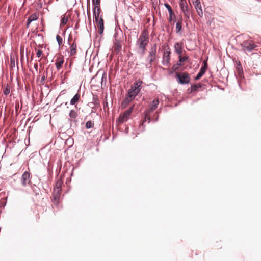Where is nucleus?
Listing matches in <instances>:
<instances>
[{
  "instance_id": "f257e3e1",
  "label": "nucleus",
  "mask_w": 261,
  "mask_h": 261,
  "mask_svg": "<svg viewBox=\"0 0 261 261\" xmlns=\"http://www.w3.org/2000/svg\"><path fill=\"white\" fill-rule=\"evenodd\" d=\"M159 103V101L158 99H155L152 101L151 104L150 105L148 109L146 110L144 112V119L142 122V123L140 124L139 128L140 131L144 130L145 128V125L144 123L146 121H148V123H150L151 121L150 114L152 113L153 111H154L158 107V106Z\"/></svg>"
},
{
  "instance_id": "f03ea898",
  "label": "nucleus",
  "mask_w": 261,
  "mask_h": 261,
  "mask_svg": "<svg viewBox=\"0 0 261 261\" xmlns=\"http://www.w3.org/2000/svg\"><path fill=\"white\" fill-rule=\"evenodd\" d=\"M148 42V37L145 35L144 32H143L137 41V44L139 49L138 52L142 56L145 53L146 47Z\"/></svg>"
},
{
  "instance_id": "7ed1b4c3",
  "label": "nucleus",
  "mask_w": 261,
  "mask_h": 261,
  "mask_svg": "<svg viewBox=\"0 0 261 261\" xmlns=\"http://www.w3.org/2000/svg\"><path fill=\"white\" fill-rule=\"evenodd\" d=\"M93 15L95 17V22L98 27H99V33L102 34L104 30L103 20L101 17H99L100 13V8L99 7L95 6L93 10Z\"/></svg>"
},
{
  "instance_id": "20e7f679",
  "label": "nucleus",
  "mask_w": 261,
  "mask_h": 261,
  "mask_svg": "<svg viewBox=\"0 0 261 261\" xmlns=\"http://www.w3.org/2000/svg\"><path fill=\"white\" fill-rule=\"evenodd\" d=\"M239 46L241 47V50L245 52H251L253 51L257 45L251 40H247L241 43Z\"/></svg>"
},
{
  "instance_id": "39448f33",
  "label": "nucleus",
  "mask_w": 261,
  "mask_h": 261,
  "mask_svg": "<svg viewBox=\"0 0 261 261\" xmlns=\"http://www.w3.org/2000/svg\"><path fill=\"white\" fill-rule=\"evenodd\" d=\"M176 77L178 83L180 84H187L190 82V77L187 72H177L176 73Z\"/></svg>"
},
{
  "instance_id": "423d86ee",
  "label": "nucleus",
  "mask_w": 261,
  "mask_h": 261,
  "mask_svg": "<svg viewBox=\"0 0 261 261\" xmlns=\"http://www.w3.org/2000/svg\"><path fill=\"white\" fill-rule=\"evenodd\" d=\"M135 109V105H132L128 110L125 111L123 113L120 114L119 117V122L123 123L126 121L129 118L130 114Z\"/></svg>"
},
{
  "instance_id": "0eeeda50",
  "label": "nucleus",
  "mask_w": 261,
  "mask_h": 261,
  "mask_svg": "<svg viewBox=\"0 0 261 261\" xmlns=\"http://www.w3.org/2000/svg\"><path fill=\"white\" fill-rule=\"evenodd\" d=\"M157 45L154 44L152 46L150 51H149L148 56L147 57V60L151 64L152 62H153L155 58L156 53Z\"/></svg>"
},
{
  "instance_id": "6e6552de",
  "label": "nucleus",
  "mask_w": 261,
  "mask_h": 261,
  "mask_svg": "<svg viewBox=\"0 0 261 261\" xmlns=\"http://www.w3.org/2000/svg\"><path fill=\"white\" fill-rule=\"evenodd\" d=\"M180 7L182 10L184 15L189 18L190 15V12L188 10V5L186 0H180Z\"/></svg>"
},
{
  "instance_id": "1a4fd4ad",
  "label": "nucleus",
  "mask_w": 261,
  "mask_h": 261,
  "mask_svg": "<svg viewBox=\"0 0 261 261\" xmlns=\"http://www.w3.org/2000/svg\"><path fill=\"white\" fill-rule=\"evenodd\" d=\"M61 194V190L54 189L53 196L54 198V203L57 205L59 202V199Z\"/></svg>"
},
{
  "instance_id": "9d476101",
  "label": "nucleus",
  "mask_w": 261,
  "mask_h": 261,
  "mask_svg": "<svg viewBox=\"0 0 261 261\" xmlns=\"http://www.w3.org/2000/svg\"><path fill=\"white\" fill-rule=\"evenodd\" d=\"M114 49L116 54H118L121 50L122 43L116 38V34L115 35V40L114 42Z\"/></svg>"
},
{
  "instance_id": "9b49d317",
  "label": "nucleus",
  "mask_w": 261,
  "mask_h": 261,
  "mask_svg": "<svg viewBox=\"0 0 261 261\" xmlns=\"http://www.w3.org/2000/svg\"><path fill=\"white\" fill-rule=\"evenodd\" d=\"M21 182L23 186H26L30 184V174L28 172L25 171L22 175L21 177Z\"/></svg>"
},
{
  "instance_id": "f8f14e48",
  "label": "nucleus",
  "mask_w": 261,
  "mask_h": 261,
  "mask_svg": "<svg viewBox=\"0 0 261 261\" xmlns=\"http://www.w3.org/2000/svg\"><path fill=\"white\" fill-rule=\"evenodd\" d=\"M170 51L164 52L162 60V64L163 65L168 66V65L169 64L170 60Z\"/></svg>"
},
{
  "instance_id": "ddd939ff",
  "label": "nucleus",
  "mask_w": 261,
  "mask_h": 261,
  "mask_svg": "<svg viewBox=\"0 0 261 261\" xmlns=\"http://www.w3.org/2000/svg\"><path fill=\"white\" fill-rule=\"evenodd\" d=\"M93 101L92 102L90 103L91 108L95 109L100 106L98 99L96 96H93Z\"/></svg>"
},
{
  "instance_id": "4468645a",
  "label": "nucleus",
  "mask_w": 261,
  "mask_h": 261,
  "mask_svg": "<svg viewBox=\"0 0 261 261\" xmlns=\"http://www.w3.org/2000/svg\"><path fill=\"white\" fill-rule=\"evenodd\" d=\"M139 92L140 91H138L137 90L134 89L133 88H130L128 90V92L127 95L130 98L134 99L135 97L137 96V95L139 93Z\"/></svg>"
},
{
  "instance_id": "2eb2a0df",
  "label": "nucleus",
  "mask_w": 261,
  "mask_h": 261,
  "mask_svg": "<svg viewBox=\"0 0 261 261\" xmlns=\"http://www.w3.org/2000/svg\"><path fill=\"white\" fill-rule=\"evenodd\" d=\"M142 84V81H138L136 82L133 86H131L130 88H133L134 89L140 91L141 89V85Z\"/></svg>"
},
{
  "instance_id": "dca6fc26",
  "label": "nucleus",
  "mask_w": 261,
  "mask_h": 261,
  "mask_svg": "<svg viewBox=\"0 0 261 261\" xmlns=\"http://www.w3.org/2000/svg\"><path fill=\"white\" fill-rule=\"evenodd\" d=\"M69 116L70 117L69 121L72 122L74 121L75 119L77 117V114L75 110H71L70 111Z\"/></svg>"
},
{
  "instance_id": "f3484780",
  "label": "nucleus",
  "mask_w": 261,
  "mask_h": 261,
  "mask_svg": "<svg viewBox=\"0 0 261 261\" xmlns=\"http://www.w3.org/2000/svg\"><path fill=\"white\" fill-rule=\"evenodd\" d=\"M76 53V44L75 43H73L69 47V54L70 56H73L75 55Z\"/></svg>"
},
{
  "instance_id": "a211bd4d",
  "label": "nucleus",
  "mask_w": 261,
  "mask_h": 261,
  "mask_svg": "<svg viewBox=\"0 0 261 261\" xmlns=\"http://www.w3.org/2000/svg\"><path fill=\"white\" fill-rule=\"evenodd\" d=\"M205 71H206L205 67H201L200 69L199 72L197 74V75L195 76V80H198L200 78H201L203 75V74L205 73Z\"/></svg>"
},
{
  "instance_id": "6ab92c4d",
  "label": "nucleus",
  "mask_w": 261,
  "mask_h": 261,
  "mask_svg": "<svg viewBox=\"0 0 261 261\" xmlns=\"http://www.w3.org/2000/svg\"><path fill=\"white\" fill-rule=\"evenodd\" d=\"M174 48L175 52L179 56L181 55L182 53V49L180 44L178 42L175 43L174 44Z\"/></svg>"
},
{
  "instance_id": "aec40b11",
  "label": "nucleus",
  "mask_w": 261,
  "mask_h": 261,
  "mask_svg": "<svg viewBox=\"0 0 261 261\" xmlns=\"http://www.w3.org/2000/svg\"><path fill=\"white\" fill-rule=\"evenodd\" d=\"M63 63H64V60L62 58H58L56 60L55 65H56V67L57 69L58 70H59L61 69Z\"/></svg>"
},
{
  "instance_id": "412c9836",
  "label": "nucleus",
  "mask_w": 261,
  "mask_h": 261,
  "mask_svg": "<svg viewBox=\"0 0 261 261\" xmlns=\"http://www.w3.org/2000/svg\"><path fill=\"white\" fill-rule=\"evenodd\" d=\"M201 87V84H193L191 86V90L190 92L193 93L194 92L196 91L199 88Z\"/></svg>"
},
{
  "instance_id": "4be33fe9",
  "label": "nucleus",
  "mask_w": 261,
  "mask_h": 261,
  "mask_svg": "<svg viewBox=\"0 0 261 261\" xmlns=\"http://www.w3.org/2000/svg\"><path fill=\"white\" fill-rule=\"evenodd\" d=\"M133 99L129 97L128 96H126L122 102V106L125 107Z\"/></svg>"
},
{
  "instance_id": "5701e85b",
  "label": "nucleus",
  "mask_w": 261,
  "mask_h": 261,
  "mask_svg": "<svg viewBox=\"0 0 261 261\" xmlns=\"http://www.w3.org/2000/svg\"><path fill=\"white\" fill-rule=\"evenodd\" d=\"M80 96L78 93H76L70 100V105H74L79 100Z\"/></svg>"
},
{
  "instance_id": "b1692460",
  "label": "nucleus",
  "mask_w": 261,
  "mask_h": 261,
  "mask_svg": "<svg viewBox=\"0 0 261 261\" xmlns=\"http://www.w3.org/2000/svg\"><path fill=\"white\" fill-rule=\"evenodd\" d=\"M63 184V181L61 179H58L55 185V186L54 187V189H58L61 190V187Z\"/></svg>"
},
{
  "instance_id": "393cba45",
  "label": "nucleus",
  "mask_w": 261,
  "mask_h": 261,
  "mask_svg": "<svg viewBox=\"0 0 261 261\" xmlns=\"http://www.w3.org/2000/svg\"><path fill=\"white\" fill-rule=\"evenodd\" d=\"M182 23L181 22L178 21L176 24V32L178 33L181 30Z\"/></svg>"
},
{
  "instance_id": "a878e982",
  "label": "nucleus",
  "mask_w": 261,
  "mask_h": 261,
  "mask_svg": "<svg viewBox=\"0 0 261 261\" xmlns=\"http://www.w3.org/2000/svg\"><path fill=\"white\" fill-rule=\"evenodd\" d=\"M68 21V17L65 15H64L61 20L60 26L62 25H65L67 23Z\"/></svg>"
},
{
  "instance_id": "bb28decb",
  "label": "nucleus",
  "mask_w": 261,
  "mask_h": 261,
  "mask_svg": "<svg viewBox=\"0 0 261 261\" xmlns=\"http://www.w3.org/2000/svg\"><path fill=\"white\" fill-rule=\"evenodd\" d=\"M189 58L188 56H184L181 57V55L179 56V60L177 62V63L181 64V62H184L186 61L187 60H188Z\"/></svg>"
},
{
  "instance_id": "cd10ccee",
  "label": "nucleus",
  "mask_w": 261,
  "mask_h": 261,
  "mask_svg": "<svg viewBox=\"0 0 261 261\" xmlns=\"http://www.w3.org/2000/svg\"><path fill=\"white\" fill-rule=\"evenodd\" d=\"M94 123L91 121H88L86 123L85 127L87 129L93 127Z\"/></svg>"
},
{
  "instance_id": "c85d7f7f",
  "label": "nucleus",
  "mask_w": 261,
  "mask_h": 261,
  "mask_svg": "<svg viewBox=\"0 0 261 261\" xmlns=\"http://www.w3.org/2000/svg\"><path fill=\"white\" fill-rule=\"evenodd\" d=\"M164 6L167 9L168 12L169 13V15H172L173 12V11L172 10L171 6L167 3H165L164 4Z\"/></svg>"
},
{
  "instance_id": "c756f323",
  "label": "nucleus",
  "mask_w": 261,
  "mask_h": 261,
  "mask_svg": "<svg viewBox=\"0 0 261 261\" xmlns=\"http://www.w3.org/2000/svg\"><path fill=\"white\" fill-rule=\"evenodd\" d=\"M15 66V58L14 56H10V66L11 68L14 67Z\"/></svg>"
},
{
  "instance_id": "7c9ffc66",
  "label": "nucleus",
  "mask_w": 261,
  "mask_h": 261,
  "mask_svg": "<svg viewBox=\"0 0 261 261\" xmlns=\"http://www.w3.org/2000/svg\"><path fill=\"white\" fill-rule=\"evenodd\" d=\"M180 66H181V64L177 63L173 66L172 69L173 71H176L179 69Z\"/></svg>"
},
{
  "instance_id": "2f4dec72",
  "label": "nucleus",
  "mask_w": 261,
  "mask_h": 261,
  "mask_svg": "<svg viewBox=\"0 0 261 261\" xmlns=\"http://www.w3.org/2000/svg\"><path fill=\"white\" fill-rule=\"evenodd\" d=\"M10 87L8 86V85L7 84L6 85V86L5 87V88H4V94L6 95H7L9 94L10 93Z\"/></svg>"
},
{
  "instance_id": "473e14b6",
  "label": "nucleus",
  "mask_w": 261,
  "mask_h": 261,
  "mask_svg": "<svg viewBox=\"0 0 261 261\" xmlns=\"http://www.w3.org/2000/svg\"><path fill=\"white\" fill-rule=\"evenodd\" d=\"M56 40H57V41L58 42L59 46H60L62 44L63 40H62V37L60 36L57 35L56 36Z\"/></svg>"
},
{
  "instance_id": "72a5a7b5",
  "label": "nucleus",
  "mask_w": 261,
  "mask_h": 261,
  "mask_svg": "<svg viewBox=\"0 0 261 261\" xmlns=\"http://www.w3.org/2000/svg\"><path fill=\"white\" fill-rule=\"evenodd\" d=\"M28 18L33 21L37 19L38 16L36 13H33Z\"/></svg>"
},
{
  "instance_id": "f704fd0d",
  "label": "nucleus",
  "mask_w": 261,
  "mask_h": 261,
  "mask_svg": "<svg viewBox=\"0 0 261 261\" xmlns=\"http://www.w3.org/2000/svg\"><path fill=\"white\" fill-rule=\"evenodd\" d=\"M240 65H238L239 66ZM238 74L240 77H241L243 75V69L241 66H238Z\"/></svg>"
},
{
  "instance_id": "c9c22d12",
  "label": "nucleus",
  "mask_w": 261,
  "mask_h": 261,
  "mask_svg": "<svg viewBox=\"0 0 261 261\" xmlns=\"http://www.w3.org/2000/svg\"><path fill=\"white\" fill-rule=\"evenodd\" d=\"M193 4L196 10L199 9V8H201L200 1H198L197 3H194Z\"/></svg>"
},
{
  "instance_id": "e433bc0d",
  "label": "nucleus",
  "mask_w": 261,
  "mask_h": 261,
  "mask_svg": "<svg viewBox=\"0 0 261 261\" xmlns=\"http://www.w3.org/2000/svg\"><path fill=\"white\" fill-rule=\"evenodd\" d=\"M93 5H94V7L95 6L98 7V5H100V0H92Z\"/></svg>"
},
{
  "instance_id": "4c0bfd02",
  "label": "nucleus",
  "mask_w": 261,
  "mask_h": 261,
  "mask_svg": "<svg viewBox=\"0 0 261 261\" xmlns=\"http://www.w3.org/2000/svg\"><path fill=\"white\" fill-rule=\"evenodd\" d=\"M199 16H200V17H202V15H203V12H202V8H199V9L196 10Z\"/></svg>"
},
{
  "instance_id": "58836bf2",
  "label": "nucleus",
  "mask_w": 261,
  "mask_h": 261,
  "mask_svg": "<svg viewBox=\"0 0 261 261\" xmlns=\"http://www.w3.org/2000/svg\"><path fill=\"white\" fill-rule=\"evenodd\" d=\"M42 54V51L41 50H38L36 53V55L38 57H40Z\"/></svg>"
},
{
  "instance_id": "ea45409f",
  "label": "nucleus",
  "mask_w": 261,
  "mask_h": 261,
  "mask_svg": "<svg viewBox=\"0 0 261 261\" xmlns=\"http://www.w3.org/2000/svg\"><path fill=\"white\" fill-rule=\"evenodd\" d=\"M32 22L31 20H30L29 18H28L27 21V27L28 28L30 24V23Z\"/></svg>"
},
{
  "instance_id": "a19ab883",
  "label": "nucleus",
  "mask_w": 261,
  "mask_h": 261,
  "mask_svg": "<svg viewBox=\"0 0 261 261\" xmlns=\"http://www.w3.org/2000/svg\"><path fill=\"white\" fill-rule=\"evenodd\" d=\"M45 78H46V77H45V75H44L42 76L41 79V80H40V82H41L42 84H44V81H45Z\"/></svg>"
},
{
  "instance_id": "79ce46f5",
  "label": "nucleus",
  "mask_w": 261,
  "mask_h": 261,
  "mask_svg": "<svg viewBox=\"0 0 261 261\" xmlns=\"http://www.w3.org/2000/svg\"><path fill=\"white\" fill-rule=\"evenodd\" d=\"M203 65H202V67H205V70H206V68H207V62H206V60H204V61H203Z\"/></svg>"
},
{
  "instance_id": "37998d69",
  "label": "nucleus",
  "mask_w": 261,
  "mask_h": 261,
  "mask_svg": "<svg viewBox=\"0 0 261 261\" xmlns=\"http://www.w3.org/2000/svg\"><path fill=\"white\" fill-rule=\"evenodd\" d=\"M105 75L106 76V77H105V81H106V74H102V78H101V81H101V83H102V82H103V81H104L103 78H104V76H105Z\"/></svg>"
},
{
  "instance_id": "c03bdc74",
  "label": "nucleus",
  "mask_w": 261,
  "mask_h": 261,
  "mask_svg": "<svg viewBox=\"0 0 261 261\" xmlns=\"http://www.w3.org/2000/svg\"><path fill=\"white\" fill-rule=\"evenodd\" d=\"M34 68L36 69V70H37L38 69V64L36 63L34 65Z\"/></svg>"
},
{
  "instance_id": "a18cd8bd",
  "label": "nucleus",
  "mask_w": 261,
  "mask_h": 261,
  "mask_svg": "<svg viewBox=\"0 0 261 261\" xmlns=\"http://www.w3.org/2000/svg\"><path fill=\"white\" fill-rule=\"evenodd\" d=\"M199 1V0H193V3H197V2Z\"/></svg>"
},
{
  "instance_id": "49530a36",
  "label": "nucleus",
  "mask_w": 261,
  "mask_h": 261,
  "mask_svg": "<svg viewBox=\"0 0 261 261\" xmlns=\"http://www.w3.org/2000/svg\"><path fill=\"white\" fill-rule=\"evenodd\" d=\"M74 29H78V24H77V23H76V25H75V27Z\"/></svg>"
},
{
  "instance_id": "de8ad7c7",
  "label": "nucleus",
  "mask_w": 261,
  "mask_h": 261,
  "mask_svg": "<svg viewBox=\"0 0 261 261\" xmlns=\"http://www.w3.org/2000/svg\"><path fill=\"white\" fill-rule=\"evenodd\" d=\"M169 21H171V20H172V15H170V16H169Z\"/></svg>"
},
{
  "instance_id": "09e8293b",
  "label": "nucleus",
  "mask_w": 261,
  "mask_h": 261,
  "mask_svg": "<svg viewBox=\"0 0 261 261\" xmlns=\"http://www.w3.org/2000/svg\"><path fill=\"white\" fill-rule=\"evenodd\" d=\"M157 120H158V118H157L156 119H154V120L153 118L152 119V121H154V122L156 121H157Z\"/></svg>"
},
{
  "instance_id": "8fccbe9b",
  "label": "nucleus",
  "mask_w": 261,
  "mask_h": 261,
  "mask_svg": "<svg viewBox=\"0 0 261 261\" xmlns=\"http://www.w3.org/2000/svg\"><path fill=\"white\" fill-rule=\"evenodd\" d=\"M37 158H39V157H40V156H39V155H37Z\"/></svg>"
}]
</instances>
